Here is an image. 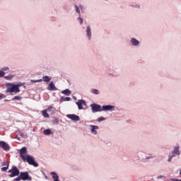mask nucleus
Instances as JSON below:
<instances>
[{
  "label": "nucleus",
  "mask_w": 181,
  "mask_h": 181,
  "mask_svg": "<svg viewBox=\"0 0 181 181\" xmlns=\"http://www.w3.org/2000/svg\"><path fill=\"white\" fill-rule=\"evenodd\" d=\"M22 85L21 84H13V83H6V87L7 88L6 89V93H15L17 94V93H19L21 91V89H19V87H21Z\"/></svg>",
  "instance_id": "nucleus-1"
},
{
  "label": "nucleus",
  "mask_w": 181,
  "mask_h": 181,
  "mask_svg": "<svg viewBox=\"0 0 181 181\" xmlns=\"http://www.w3.org/2000/svg\"><path fill=\"white\" fill-rule=\"evenodd\" d=\"M23 162H28L29 165H32L35 168H37L39 166V164L35 161V158L32 156H27L24 160H23Z\"/></svg>",
  "instance_id": "nucleus-2"
},
{
  "label": "nucleus",
  "mask_w": 181,
  "mask_h": 181,
  "mask_svg": "<svg viewBox=\"0 0 181 181\" xmlns=\"http://www.w3.org/2000/svg\"><path fill=\"white\" fill-rule=\"evenodd\" d=\"M8 173H11L9 175L10 177H15V176H19V169H18V167L13 166L11 170H8Z\"/></svg>",
  "instance_id": "nucleus-3"
},
{
  "label": "nucleus",
  "mask_w": 181,
  "mask_h": 181,
  "mask_svg": "<svg viewBox=\"0 0 181 181\" xmlns=\"http://www.w3.org/2000/svg\"><path fill=\"white\" fill-rule=\"evenodd\" d=\"M20 156L23 160L29 155H28V148L26 147H23L20 149Z\"/></svg>",
  "instance_id": "nucleus-4"
},
{
  "label": "nucleus",
  "mask_w": 181,
  "mask_h": 181,
  "mask_svg": "<svg viewBox=\"0 0 181 181\" xmlns=\"http://www.w3.org/2000/svg\"><path fill=\"white\" fill-rule=\"evenodd\" d=\"M20 177L21 180H32V177L29 176V173L28 172H21L20 174Z\"/></svg>",
  "instance_id": "nucleus-5"
},
{
  "label": "nucleus",
  "mask_w": 181,
  "mask_h": 181,
  "mask_svg": "<svg viewBox=\"0 0 181 181\" xmlns=\"http://www.w3.org/2000/svg\"><path fill=\"white\" fill-rule=\"evenodd\" d=\"M90 107L92 108L93 112H98L100 111H103L101 106L95 103L91 104Z\"/></svg>",
  "instance_id": "nucleus-6"
},
{
  "label": "nucleus",
  "mask_w": 181,
  "mask_h": 181,
  "mask_svg": "<svg viewBox=\"0 0 181 181\" xmlns=\"http://www.w3.org/2000/svg\"><path fill=\"white\" fill-rule=\"evenodd\" d=\"M0 148L4 149V151H9L11 147H9V144H6L5 141H0Z\"/></svg>",
  "instance_id": "nucleus-7"
},
{
  "label": "nucleus",
  "mask_w": 181,
  "mask_h": 181,
  "mask_svg": "<svg viewBox=\"0 0 181 181\" xmlns=\"http://www.w3.org/2000/svg\"><path fill=\"white\" fill-rule=\"evenodd\" d=\"M67 118H69V119H71L72 121H80V117L76 115H67Z\"/></svg>",
  "instance_id": "nucleus-8"
},
{
  "label": "nucleus",
  "mask_w": 181,
  "mask_h": 181,
  "mask_svg": "<svg viewBox=\"0 0 181 181\" xmlns=\"http://www.w3.org/2000/svg\"><path fill=\"white\" fill-rule=\"evenodd\" d=\"M76 105H78V110H83V105H86V101L83 100H78L76 102Z\"/></svg>",
  "instance_id": "nucleus-9"
},
{
  "label": "nucleus",
  "mask_w": 181,
  "mask_h": 181,
  "mask_svg": "<svg viewBox=\"0 0 181 181\" xmlns=\"http://www.w3.org/2000/svg\"><path fill=\"white\" fill-rule=\"evenodd\" d=\"M47 90H49V91H54L57 90V88H56L54 83H53V82H51L47 87Z\"/></svg>",
  "instance_id": "nucleus-10"
},
{
  "label": "nucleus",
  "mask_w": 181,
  "mask_h": 181,
  "mask_svg": "<svg viewBox=\"0 0 181 181\" xmlns=\"http://www.w3.org/2000/svg\"><path fill=\"white\" fill-rule=\"evenodd\" d=\"M114 108V106L111 105H103L102 107V111H110Z\"/></svg>",
  "instance_id": "nucleus-11"
},
{
  "label": "nucleus",
  "mask_w": 181,
  "mask_h": 181,
  "mask_svg": "<svg viewBox=\"0 0 181 181\" xmlns=\"http://www.w3.org/2000/svg\"><path fill=\"white\" fill-rule=\"evenodd\" d=\"M86 35L88 39L90 40L91 39V28L90 27V25L87 26L86 28Z\"/></svg>",
  "instance_id": "nucleus-12"
},
{
  "label": "nucleus",
  "mask_w": 181,
  "mask_h": 181,
  "mask_svg": "<svg viewBox=\"0 0 181 181\" xmlns=\"http://www.w3.org/2000/svg\"><path fill=\"white\" fill-rule=\"evenodd\" d=\"M50 175H52V179L54 180V181H60V180H59V175H57V173L52 172V173H50Z\"/></svg>",
  "instance_id": "nucleus-13"
},
{
  "label": "nucleus",
  "mask_w": 181,
  "mask_h": 181,
  "mask_svg": "<svg viewBox=\"0 0 181 181\" xmlns=\"http://www.w3.org/2000/svg\"><path fill=\"white\" fill-rule=\"evenodd\" d=\"M131 42L133 46H138L139 45V41L135 38H132Z\"/></svg>",
  "instance_id": "nucleus-14"
},
{
  "label": "nucleus",
  "mask_w": 181,
  "mask_h": 181,
  "mask_svg": "<svg viewBox=\"0 0 181 181\" xmlns=\"http://www.w3.org/2000/svg\"><path fill=\"white\" fill-rule=\"evenodd\" d=\"M91 132L92 134H94V135H97V131H95V129H98V126H94V125H91Z\"/></svg>",
  "instance_id": "nucleus-15"
},
{
  "label": "nucleus",
  "mask_w": 181,
  "mask_h": 181,
  "mask_svg": "<svg viewBox=\"0 0 181 181\" xmlns=\"http://www.w3.org/2000/svg\"><path fill=\"white\" fill-rule=\"evenodd\" d=\"M173 155H180V153L179 152V146H177L174 148L173 151Z\"/></svg>",
  "instance_id": "nucleus-16"
},
{
  "label": "nucleus",
  "mask_w": 181,
  "mask_h": 181,
  "mask_svg": "<svg viewBox=\"0 0 181 181\" xmlns=\"http://www.w3.org/2000/svg\"><path fill=\"white\" fill-rule=\"evenodd\" d=\"M62 94H64L65 95H70V94H71V91L69 89H66L62 91Z\"/></svg>",
  "instance_id": "nucleus-17"
},
{
  "label": "nucleus",
  "mask_w": 181,
  "mask_h": 181,
  "mask_svg": "<svg viewBox=\"0 0 181 181\" xmlns=\"http://www.w3.org/2000/svg\"><path fill=\"white\" fill-rule=\"evenodd\" d=\"M43 134H44L45 135H50V134H52V130H50V129H45V130L43 131Z\"/></svg>",
  "instance_id": "nucleus-18"
},
{
  "label": "nucleus",
  "mask_w": 181,
  "mask_h": 181,
  "mask_svg": "<svg viewBox=\"0 0 181 181\" xmlns=\"http://www.w3.org/2000/svg\"><path fill=\"white\" fill-rule=\"evenodd\" d=\"M42 115L45 118H49V117H50L48 114H47V111L46 110H42Z\"/></svg>",
  "instance_id": "nucleus-19"
},
{
  "label": "nucleus",
  "mask_w": 181,
  "mask_h": 181,
  "mask_svg": "<svg viewBox=\"0 0 181 181\" xmlns=\"http://www.w3.org/2000/svg\"><path fill=\"white\" fill-rule=\"evenodd\" d=\"M14 76L12 74H9L8 76H5V78H6V80H12V78H13Z\"/></svg>",
  "instance_id": "nucleus-20"
},
{
  "label": "nucleus",
  "mask_w": 181,
  "mask_h": 181,
  "mask_svg": "<svg viewBox=\"0 0 181 181\" xmlns=\"http://www.w3.org/2000/svg\"><path fill=\"white\" fill-rule=\"evenodd\" d=\"M43 81H45L46 83L50 81V78L49 76H43Z\"/></svg>",
  "instance_id": "nucleus-21"
},
{
  "label": "nucleus",
  "mask_w": 181,
  "mask_h": 181,
  "mask_svg": "<svg viewBox=\"0 0 181 181\" xmlns=\"http://www.w3.org/2000/svg\"><path fill=\"white\" fill-rule=\"evenodd\" d=\"M91 93H93V94H96V95L100 94V91L97 89H92Z\"/></svg>",
  "instance_id": "nucleus-22"
},
{
  "label": "nucleus",
  "mask_w": 181,
  "mask_h": 181,
  "mask_svg": "<svg viewBox=\"0 0 181 181\" xmlns=\"http://www.w3.org/2000/svg\"><path fill=\"white\" fill-rule=\"evenodd\" d=\"M54 110V107H52V106H49L46 110L48 112H53V110Z\"/></svg>",
  "instance_id": "nucleus-23"
},
{
  "label": "nucleus",
  "mask_w": 181,
  "mask_h": 181,
  "mask_svg": "<svg viewBox=\"0 0 181 181\" xmlns=\"http://www.w3.org/2000/svg\"><path fill=\"white\" fill-rule=\"evenodd\" d=\"M15 100H17L18 101H21L22 100V98L19 96H15L13 99L12 101H15Z\"/></svg>",
  "instance_id": "nucleus-24"
},
{
  "label": "nucleus",
  "mask_w": 181,
  "mask_h": 181,
  "mask_svg": "<svg viewBox=\"0 0 181 181\" xmlns=\"http://www.w3.org/2000/svg\"><path fill=\"white\" fill-rule=\"evenodd\" d=\"M53 124H59V119L54 118L52 121Z\"/></svg>",
  "instance_id": "nucleus-25"
},
{
  "label": "nucleus",
  "mask_w": 181,
  "mask_h": 181,
  "mask_svg": "<svg viewBox=\"0 0 181 181\" xmlns=\"http://www.w3.org/2000/svg\"><path fill=\"white\" fill-rule=\"evenodd\" d=\"M7 169H9V167L6 166V167L1 168L2 172H6Z\"/></svg>",
  "instance_id": "nucleus-26"
},
{
  "label": "nucleus",
  "mask_w": 181,
  "mask_h": 181,
  "mask_svg": "<svg viewBox=\"0 0 181 181\" xmlns=\"http://www.w3.org/2000/svg\"><path fill=\"white\" fill-rule=\"evenodd\" d=\"M98 122H101V121H105V118L104 117H99L98 119Z\"/></svg>",
  "instance_id": "nucleus-27"
},
{
  "label": "nucleus",
  "mask_w": 181,
  "mask_h": 181,
  "mask_svg": "<svg viewBox=\"0 0 181 181\" xmlns=\"http://www.w3.org/2000/svg\"><path fill=\"white\" fill-rule=\"evenodd\" d=\"M22 179L21 178V175H19L18 177L15 178L13 181H21Z\"/></svg>",
  "instance_id": "nucleus-28"
},
{
  "label": "nucleus",
  "mask_w": 181,
  "mask_h": 181,
  "mask_svg": "<svg viewBox=\"0 0 181 181\" xmlns=\"http://www.w3.org/2000/svg\"><path fill=\"white\" fill-rule=\"evenodd\" d=\"M5 76V72L4 71H0V77H4Z\"/></svg>",
  "instance_id": "nucleus-29"
},
{
  "label": "nucleus",
  "mask_w": 181,
  "mask_h": 181,
  "mask_svg": "<svg viewBox=\"0 0 181 181\" xmlns=\"http://www.w3.org/2000/svg\"><path fill=\"white\" fill-rule=\"evenodd\" d=\"M75 8L77 13H80V9L78 8V6H77V5H75Z\"/></svg>",
  "instance_id": "nucleus-30"
},
{
  "label": "nucleus",
  "mask_w": 181,
  "mask_h": 181,
  "mask_svg": "<svg viewBox=\"0 0 181 181\" xmlns=\"http://www.w3.org/2000/svg\"><path fill=\"white\" fill-rule=\"evenodd\" d=\"M31 81L33 83H40V81H42V79H40V80H32Z\"/></svg>",
  "instance_id": "nucleus-31"
},
{
  "label": "nucleus",
  "mask_w": 181,
  "mask_h": 181,
  "mask_svg": "<svg viewBox=\"0 0 181 181\" xmlns=\"http://www.w3.org/2000/svg\"><path fill=\"white\" fill-rule=\"evenodd\" d=\"M3 71H9V68L8 67H4L2 69Z\"/></svg>",
  "instance_id": "nucleus-32"
},
{
  "label": "nucleus",
  "mask_w": 181,
  "mask_h": 181,
  "mask_svg": "<svg viewBox=\"0 0 181 181\" xmlns=\"http://www.w3.org/2000/svg\"><path fill=\"white\" fill-rule=\"evenodd\" d=\"M3 166H8V167H9V164L8 163V162L4 161V162L3 163Z\"/></svg>",
  "instance_id": "nucleus-33"
},
{
  "label": "nucleus",
  "mask_w": 181,
  "mask_h": 181,
  "mask_svg": "<svg viewBox=\"0 0 181 181\" xmlns=\"http://www.w3.org/2000/svg\"><path fill=\"white\" fill-rule=\"evenodd\" d=\"M70 100H71V98L66 97L64 98V101H70Z\"/></svg>",
  "instance_id": "nucleus-34"
},
{
  "label": "nucleus",
  "mask_w": 181,
  "mask_h": 181,
  "mask_svg": "<svg viewBox=\"0 0 181 181\" xmlns=\"http://www.w3.org/2000/svg\"><path fill=\"white\" fill-rule=\"evenodd\" d=\"M173 156H170V157L168 158V162H172V159H173Z\"/></svg>",
  "instance_id": "nucleus-35"
},
{
  "label": "nucleus",
  "mask_w": 181,
  "mask_h": 181,
  "mask_svg": "<svg viewBox=\"0 0 181 181\" xmlns=\"http://www.w3.org/2000/svg\"><path fill=\"white\" fill-rule=\"evenodd\" d=\"M2 98H5V95L0 94V100H2Z\"/></svg>",
  "instance_id": "nucleus-36"
},
{
  "label": "nucleus",
  "mask_w": 181,
  "mask_h": 181,
  "mask_svg": "<svg viewBox=\"0 0 181 181\" xmlns=\"http://www.w3.org/2000/svg\"><path fill=\"white\" fill-rule=\"evenodd\" d=\"M78 19L80 21V25H82L83 24V18H79Z\"/></svg>",
  "instance_id": "nucleus-37"
},
{
  "label": "nucleus",
  "mask_w": 181,
  "mask_h": 181,
  "mask_svg": "<svg viewBox=\"0 0 181 181\" xmlns=\"http://www.w3.org/2000/svg\"><path fill=\"white\" fill-rule=\"evenodd\" d=\"M163 177V176L162 175H160V177H158V178L159 179H160V178H162Z\"/></svg>",
  "instance_id": "nucleus-38"
},
{
  "label": "nucleus",
  "mask_w": 181,
  "mask_h": 181,
  "mask_svg": "<svg viewBox=\"0 0 181 181\" xmlns=\"http://www.w3.org/2000/svg\"><path fill=\"white\" fill-rule=\"evenodd\" d=\"M180 175H181V170L180 171Z\"/></svg>",
  "instance_id": "nucleus-39"
},
{
  "label": "nucleus",
  "mask_w": 181,
  "mask_h": 181,
  "mask_svg": "<svg viewBox=\"0 0 181 181\" xmlns=\"http://www.w3.org/2000/svg\"><path fill=\"white\" fill-rule=\"evenodd\" d=\"M180 181H181V180H180Z\"/></svg>",
  "instance_id": "nucleus-40"
}]
</instances>
